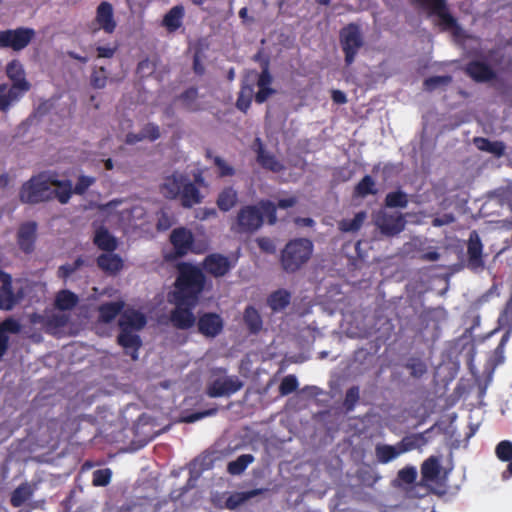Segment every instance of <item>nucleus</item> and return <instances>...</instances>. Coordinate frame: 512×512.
<instances>
[{
    "mask_svg": "<svg viewBox=\"0 0 512 512\" xmlns=\"http://www.w3.org/2000/svg\"><path fill=\"white\" fill-rule=\"evenodd\" d=\"M5 72L12 85L8 88L7 84H0V111H7L13 102L18 101L31 88L24 66L19 60H11Z\"/></svg>",
    "mask_w": 512,
    "mask_h": 512,
    "instance_id": "3",
    "label": "nucleus"
},
{
    "mask_svg": "<svg viewBox=\"0 0 512 512\" xmlns=\"http://www.w3.org/2000/svg\"><path fill=\"white\" fill-rule=\"evenodd\" d=\"M213 162L214 165L218 168V175L220 177H231L235 175V169L221 157H213Z\"/></svg>",
    "mask_w": 512,
    "mask_h": 512,
    "instance_id": "57",
    "label": "nucleus"
},
{
    "mask_svg": "<svg viewBox=\"0 0 512 512\" xmlns=\"http://www.w3.org/2000/svg\"><path fill=\"white\" fill-rule=\"evenodd\" d=\"M376 458L379 463L387 464L401 455L397 444H378L375 448Z\"/></svg>",
    "mask_w": 512,
    "mask_h": 512,
    "instance_id": "39",
    "label": "nucleus"
},
{
    "mask_svg": "<svg viewBox=\"0 0 512 512\" xmlns=\"http://www.w3.org/2000/svg\"><path fill=\"white\" fill-rule=\"evenodd\" d=\"M15 304L16 298L13 292L12 279H7L0 286V309L11 310Z\"/></svg>",
    "mask_w": 512,
    "mask_h": 512,
    "instance_id": "35",
    "label": "nucleus"
},
{
    "mask_svg": "<svg viewBox=\"0 0 512 512\" xmlns=\"http://www.w3.org/2000/svg\"><path fill=\"white\" fill-rule=\"evenodd\" d=\"M68 322V317L63 314H53L49 316L46 321L45 325L47 329H57L64 327Z\"/></svg>",
    "mask_w": 512,
    "mask_h": 512,
    "instance_id": "60",
    "label": "nucleus"
},
{
    "mask_svg": "<svg viewBox=\"0 0 512 512\" xmlns=\"http://www.w3.org/2000/svg\"><path fill=\"white\" fill-rule=\"evenodd\" d=\"M405 219L402 214H387L379 216L377 225L386 236H395L402 232L405 227Z\"/></svg>",
    "mask_w": 512,
    "mask_h": 512,
    "instance_id": "18",
    "label": "nucleus"
},
{
    "mask_svg": "<svg viewBox=\"0 0 512 512\" xmlns=\"http://www.w3.org/2000/svg\"><path fill=\"white\" fill-rule=\"evenodd\" d=\"M146 317L139 311L129 310L121 314L118 320L120 331L136 332L146 325Z\"/></svg>",
    "mask_w": 512,
    "mask_h": 512,
    "instance_id": "20",
    "label": "nucleus"
},
{
    "mask_svg": "<svg viewBox=\"0 0 512 512\" xmlns=\"http://www.w3.org/2000/svg\"><path fill=\"white\" fill-rule=\"evenodd\" d=\"M202 267L207 274L219 278L229 273L233 265L227 256L220 253H211L204 258Z\"/></svg>",
    "mask_w": 512,
    "mask_h": 512,
    "instance_id": "13",
    "label": "nucleus"
},
{
    "mask_svg": "<svg viewBox=\"0 0 512 512\" xmlns=\"http://www.w3.org/2000/svg\"><path fill=\"white\" fill-rule=\"evenodd\" d=\"M186 180L187 177L185 175L174 172L172 175L164 178L160 186V192L168 199H176L180 195L184 181Z\"/></svg>",
    "mask_w": 512,
    "mask_h": 512,
    "instance_id": "23",
    "label": "nucleus"
},
{
    "mask_svg": "<svg viewBox=\"0 0 512 512\" xmlns=\"http://www.w3.org/2000/svg\"><path fill=\"white\" fill-rule=\"evenodd\" d=\"M475 146L481 150L501 157L505 152V145L501 141H490L484 137H475L473 140Z\"/></svg>",
    "mask_w": 512,
    "mask_h": 512,
    "instance_id": "34",
    "label": "nucleus"
},
{
    "mask_svg": "<svg viewBox=\"0 0 512 512\" xmlns=\"http://www.w3.org/2000/svg\"><path fill=\"white\" fill-rule=\"evenodd\" d=\"M408 202L407 194L401 190L389 192L385 197V206L388 208H405Z\"/></svg>",
    "mask_w": 512,
    "mask_h": 512,
    "instance_id": "46",
    "label": "nucleus"
},
{
    "mask_svg": "<svg viewBox=\"0 0 512 512\" xmlns=\"http://www.w3.org/2000/svg\"><path fill=\"white\" fill-rule=\"evenodd\" d=\"M37 224L30 221L22 224L17 233V243L19 248L26 254L34 250L36 240Z\"/></svg>",
    "mask_w": 512,
    "mask_h": 512,
    "instance_id": "19",
    "label": "nucleus"
},
{
    "mask_svg": "<svg viewBox=\"0 0 512 512\" xmlns=\"http://www.w3.org/2000/svg\"><path fill=\"white\" fill-rule=\"evenodd\" d=\"M464 72L477 83L489 82L496 78L494 70L487 63L479 60L468 62Z\"/></svg>",
    "mask_w": 512,
    "mask_h": 512,
    "instance_id": "17",
    "label": "nucleus"
},
{
    "mask_svg": "<svg viewBox=\"0 0 512 512\" xmlns=\"http://www.w3.org/2000/svg\"><path fill=\"white\" fill-rule=\"evenodd\" d=\"M257 162L271 172L279 173L284 170V165L272 153L267 152L260 144L257 150Z\"/></svg>",
    "mask_w": 512,
    "mask_h": 512,
    "instance_id": "29",
    "label": "nucleus"
},
{
    "mask_svg": "<svg viewBox=\"0 0 512 512\" xmlns=\"http://www.w3.org/2000/svg\"><path fill=\"white\" fill-rule=\"evenodd\" d=\"M84 263V259L81 256H79L73 263H66L61 265L57 270V275L59 278L66 280L80 267H82Z\"/></svg>",
    "mask_w": 512,
    "mask_h": 512,
    "instance_id": "48",
    "label": "nucleus"
},
{
    "mask_svg": "<svg viewBox=\"0 0 512 512\" xmlns=\"http://www.w3.org/2000/svg\"><path fill=\"white\" fill-rule=\"evenodd\" d=\"M197 331L205 338H215L222 333L224 321L222 317L215 312H204L196 319Z\"/></svg>",
    "mask_w": 512,
    "mask_h": 512,
    "instance_id": "12",
    "label": "nucleus"
},
{
    "mask_svg": "<svg viewBox=\"0 0 512 512\" xmlns=\"http://www.w3.org/2000/svg\"><path fill=\"white\" fill-rule=\"evenodd\" d=\"M425 443V439L423 434H412L409 436H405L402 438L400 442L397 443L400 453H405L416 449Z\"/></svg>",
    "mask_w": 512,
    "mask_h": 512,
    "instance_id": "45",
    "label": "nucleus"
},
{
    "mask_svg": "<svg viewBox=\"0 0 512 512\" xmlns=\"http://www.w3.org/2000/svg\"><path fill=\"white\" fill-rule=\"evenodd\" d=\"M117 50V46H98L96 48L98 58H112Z\"/></svg>",
    "mask_w": 512,
    "mask_h": 512,
    "instance_id": "64",
    "label": "nucleus"
},
{
    "mask_svg": "<svg viewBox=\"0 0 512 512\" xmlns=\"http://www.w3.org/2000/svg\"><path fill=\"white\" fill-rule=\"evenodd\" d=\"M79 299L78 296L70 290H61L55 298V306L61 311L71 310L74 308Z\"/></svg>",
    "mask_w": 512,
    "mask_h": 512,
    "instance_id": "38",
    "label": "nucleus"
},
{
    "mask_svg": "<svg viewBox=\"0 0 512 512\" xmlns=\"http://www.w3.org/2000/svg\"><path fill=\"white\" fill-rule=\"evenodd\" d=\"M366 218L365 212H358L352 219H344L339 223V228L343 232L358 231Z\"/></svg>",
    "mask_w": 512,
    "mask_h": 512,
    "instance_id": "47",
    "label": "nucleus"
},
{
    "mask_svg": "<svg viewBox=\"0 0 512 512\" xmlns=\"http://www.w3.org/2000/svg\"><path fill=\"white\" fill-rule=\"evenodd\" d=\"M50 185H54L55 189H51V199L56 198L61 204L69 202L73 192L70 180H57L50 178Z\"/></svg>",
    "mask_w": 512,
    "mask_h": 512,
    "instance_id": "28",
    "label": "nucleus"
},
{
    "mask_svg": "<svg viewBox=\"0 0 512 512\" xmlns=\"http://www.w3.org/2000/svg\"><path fill=\"white\" fill-rule=\"evenodd\" d=\"M179 196L181 197L182 205L187 208H190L195 204H199L202 200V196L200 194L198 187L194 183L189 181L188 178L186 181H184Z\"/></svg>",
    "mask_w": 512,
    "mask_h": 512,
    "instance_id": "30",
    "label": "nucleus"
},
{
    "mask_svg": "<svg viewBox=\"0 0 512 512\" xmlns=\"http://www.w3.org/2000/svg\"><path fill=\"white\" fill-rule=\"evenodd\" d=\"M243 321L251 334H257L263 327V320L259 311L252 305H248L243 313Z\"/></svg>",
    "mask_w": 512,
    "mask_h": 512,
    "instance_id": "31",
    "label": "nucleus"
},
{
    "mask_svg": "<svg viewBox=\"0 0 512 512\" xmlns=\"http://www.w3.org/2000/svg\"><path fill=\"white\" fill-rule=\"evenodd\" d=\"M22 203L37 204L51 200L50 177L41 173L23 183L19 192Z\"/></svg>",
    "mask_w": 512,
    "mask_h": 512,
    "instance_id": "6",
    "label": "nucleus"
},
{
    "mask_svg": "<svg viewBox=\"0 0 512 512\" xmlns=\"http://www.w3.org/2000/svg\"><path fill=\"white\" fill-rule=\"evenodd\" d=\"M375 181L370 175H365L354 187V196L365 198L368 195H375Z\"/></svg>",
    "mask_w": 512,
    "mask_h": 512,
    "instance_id": "42",
    "label": "nucleus"
},
{
    "mask_svg": "<svg viewBox=\"0 0 512 512\" xmlns=\"http://www.w3.org/2000/svg\"><path fill=\"white\" fill-rule=\"evenodd\" d=\"M254 461V456L251 454H242L236 460L230 461L227 465V472L231 475L242 474L249 464Z\"/></svg>",
    "mask_w": 512,
    "mask_h": 512,
    "instance_id": "43",
    "label": "nucleus"
},
{
    "mask_svg": "<svg viewBox=\"0 0 512 512\" xmlns=\"http://www.w3.org/2000/svg\"><path fill=\"white\" fill-rule=\"evenodd\" d=\"M170 242L174 247L176 256L183 257L191 250L194 244V235L189 229L178 227L171 232Z\"/></svg>",
    "mask_w": 512,
    "mask_h": 512,
    "instance_id": "15",
    "label": "nucleus"
},
{
    "mask_svg": "<svg viewBox=\"0 0 512 512\" xmlns=\"http://www.w3.org/2000/svg\"><path fill=\"white\" fill-rule=\"evenodd\" d=\"M291 298L292 295L288 290L280 288L267 297V305L274 313L282 312L290 305Z\"/></svg>",
    "mask_w": 512,
    "mask_h": 512,
    "instance_id": "26",
    "label": "nucleus"
},
{
    "mask_svg": "<svg viewBox=\"0 0 512 512\" xmlns=\"http://www.w3.org/2000/svg\"><path fill=\"white\" fill-rule=\"evenodd\" d=\"M141 134L143 136V140L148 139L153 142L160 138V128L155 123H147L141 130Z\"/></svg>",
    "mask_w": 512,
    "mask_h": 512,
    "instance_id": "58",
    "label": "nucleus"
},
{
    "mask_svg": "<svg viewBox=\"0 0 512 512\" xmlns=\"http://www.w3.org/2000/svg\"><path fill=\"white\" fill-rule=\"evenodd\" d=\"M423 6L429 8L430 13L439 18L440 24L446 29H452L457 26V20L448 10L446 0H416Z\"/></svg>",
    "mask_w": 512,
    "mask_h": 512,
    "instance_id": "14",
    "label": "nucleus"
},
{
    "mask_svg": "<svg viewBox=\"0 0 512 512\" xmlns=\"http://www.w3.org/2000/svg\"><path fill=\"white\" fill-rule=\"evenodd\" d=\"M205 275L197 266L190 263H182L175 281V290L172 298H179L198 304L199 297L204 290Z\"/></svg>",
    "mask_w": 512,
    "mask_h": 512,
    "instance_id": "2",
    "label": "nucleus"
},
{
    "mask_svg": "<svg viewBox=\"0 0 512 512\" xmlns=\"http://www.w3.org/2000/svg\"><path fill=\"white\" fill-rule=\"evenodd\" d=\"M185 10L182 5L172 7L163 17L162 26L169 32L177 31L183 23Z\"/></svg>",
    "mask_w": 512,
    "mask_h": 512,
    "instance_id": "25",
    "label": "nucleus"
},
{
    "mask_svg": "<svg viewBox=\"0 0 512 512\" xmlns=\"http://www.w3.org/2000/svg\"><path fill=\"white\" fill-rule=\"evenodd\" d=\"M421 479L415 486L412 487L410 494L413 497H425L429 494H443L444 491H437L434 485L442 486L445 482V477H441L442 466L437 456L428 457L420 468Z\"/></svg>",
    "mask_w": 512,
    "mask_h": 512,
    "instance_id": "4",
    "label": "nucleus"
},
{
    "mask_svg": "<svg viewBox=\"0 0 512 512\" xmlns=\"http://www.w3.org/2000/svg\"><path fill=\"white\" fill-rule=\"evenodd\" d=\"M112 478V470L110 468L98 469L92 473V484L95 487L107 486Z\"/></svg>",
    "mask_w": 512,
    "mask_h": 512,
    "instance_id": "49",
    "label": "nucleus"
},
{
    "mask_svg": "<svg viewBox=\"0 0 512 512\" xmlns=\"http://www.w3.org/2000/svg\"><path fill=\"white\" fill-rule=\"evenodd\" d=\"M298 388V381L295 375L285 376L280 385L279 393L283 396L293 393Z\"/></svg>",
    "mask_w": 512,
    "mask_h": 512,
    "instance_id": "52",
    "label": "nucleus"
},
{
    "mask_svg": "<svg viewBox=\"0 0 512 512\" xmlns=\"http://www.w3.org/2000/svg\"><path fill=\"white\" fill-rule=\"evenodd\" d=\"M497 458L502 462L512 460V442L509 440L500 441L495 448Z\"/></svg>",
    "mask_w": 512,
    "mask_h": 512,
    "instance_id": "50",
    "label": "nucleus"
},
{
    "mask_svg": "<svg viewBox=\"0 0 512 512\" xmlns=\"http://www.w3.org/2000/svg\"><path fill=\"white\" fill-rule=\"evenodd\" d=\"M107 82L105 69L102 67L99 71H94L91 75V85L96 89L104 88Z\"/></svg>",
    "mask_w": 512,
    "mask_h": 512,
    "instance_id": "61",
    "label": "nucleus"
},
{
    "mask_svg": "<svg viewBox=\"0 0 512 512\" xmlns=\"http://www.w3.org/2000/svg\"><path fill=\"white\" fill-rule=\"evenodd\" d=\"M96 179L92 176L81 175L73 188V192L77 195H83L95 183Z\"/></svg>",
    "mask_w": 512,
    "mask_h": 512,
    "instance_id": "56",
    "label": "nucleus"
},
{
    "mask_svg": "<svg viewBox=\"0 0 512 512\" xmlns=\"http://www.w3.org/2000/svg\"><path fill=\"white\" fill-rule=\"evenodd\" d=\"M273 78L269 72L268 64L266 63L262 71L258 74L257 87L258 91L255 94V101L258 104L264 103L269 97L276 93V90L271 88Z\"/></svg>",
    "mask_w": 512,
    "mask_h": 512,
    "instance_id": "22",
    "label": "nucleus"
},
{
    "mask_svg": "<svg viewBox=\"0 0 512 512\" xmlns=\"http://www.w3.org/2000/svg\"><path fill=\"white\" fill-rule=\"evenodd\" d=\"M397 478L402 483L415 485L417 483V470L414 466H406L399 470Z\"/></svg>",
    "mask_w": 512,
    "mask_h": 512,
    "instance_id": "55",
    "label": "nucleus"
},
{
    "mask_svg": "<svg viewBox=\"0 0 512 512\" xmlns=\"http://www.w3.org/2000/svg\"><path fill=\"white\" fill-rule=\"evenodd\" d=\"M265 218L269 225L277 223L274 202L260 200L257 204L244 205L238 210L230 229L234 234L250 236L261 229Z\"/></svg>",
    "mask_w": 512,
    "mask_h": 512,
    "instance_id": "1",
    "label": "nucleus"
},
{
    "mask_svg": "<svg viewBox=\"0 0 512 512\" xmlns=\"http://www.w3.org/2000/svg\"><path fill=\"white\" fill-rule=\"evenodd\" d=\"M238 199L236 190L233 187L224 188L217 198V206L223 212L231 210Z\"/></svg>",
    "mask_w": 512,
    "mask_h": 512,
    "instance_id": "36",
    "label": "nucleus"
},
{
    "mask_svg": "<svg viewBox=\"0 0 512 512\" xmlns=\"http://www.w3.org/2000/svg\"><path fill=\"white\" fill-rule=\"evenodd\" d=\"M264 492V489H252L244 492H235L226 499V507L230 510H234L240 505L244 504L251 498H254Z\"/></svg>",
    "mask_w": 512,
    "mask_h": 512,
    "instance_id": "33",
    "label": "nucleus"
},
{
    "mask_svg": "<svg viewBox=\"0 0 512 512\" xmlns=\"http://www.w3.org/2000/svg\"><path fill=\"white\" fill-rule=\"evenodd\" d=\"M94 31L102 30L106 34H113L117 28L113 5L108 1H102L96 8L95 18L92 22Z\"/></svg>",
    "mask_w": 512,
    "mask_h": 512,
    "instance_id": "11",
    "label": "nucleus"
},
{
    "mask_svg": "<svg viewBox=\"0 0 512 512\" xmlns=\"http://www.w3.org/2000/svg\"><path fill=\"white\" fill-rule=\"evenodd\" d=\"M455 221V217L451 213H445L441 216L435 217L432 220V225L434 227H441L444 225H449Z\"/></svg>",
    "mask_w": 512,
    "mask_h": 512,
    "instance_id": "63",
    "label": "nucleus"
},
{
    "mask_svg": "<svg viewBox=\"0 0 512 512\" xmlns=\"http://www.w3.org/2000/svg\"><path fill=\"white\" fill-rule=\"evenodd\" d=\"M93 242L100 250L106 252H113L118 246L116 238L104 226L96 229Z\"/></svg>",
    "mask_w": 512,
    "mask_h": 512,
    "instance_id": "27",
    "label": "nucleus"
},
{
    "mask_svg": "<svg viewBox=\"0 0 512 512\" xmlns=\"http://www.w3.org/2000/svg\"><path fill=\"white\" fill-rule=\"evenodd\" d=\"M256 243L260 250L265 253L273 254L276 251L274 241L269 237H259L256 239Z\"/></svg>",
    "mask_w": 512,
    "mask_h": 512,
    "instance_id": "62",
    "label": "nucleus"
},
{
    "mask_svg": "<svg viewBox=\"0 0 512 512\" xmlns=\"http://www.w3.org/2000/svg\"><path fill=\"white\" fill-rule=\"evenodd\" d=\"M198 89L196 87H190L182 92L178 99L182 102L183 107L191 112L197 111L199 105L197 104Z\"/></svg>",
    "mask_w": 512,
    "mask_h": 512,
    "instance_id": "44",
    "label": "nucleus"
},
{
    "mask_svg": "<svg viewBox=\"0 0 512 512\" xmlns=\"http://www.w3.org/2000/svg\"><path fill=\"white\" fill-rule=\"evenodd\" d=\"M403 367L409 371V374L414 379H420L427 373L426 362L417 356L409 357Z\"/></svg>",
    "mask_w": 512,
    "mask_h": 512,
    "instance_id": "37",
    "label": "nucleus"
},
{
    "mask_svg": "<svg viewBox=\"0 0 512 512\" xmlns=\"http://www.w3.org/2000/svg\"><path fill=\"white\" fill-rule=\"evenodd\" d=\"M123 308L124 302L121 300L103 303L98 309L99 320L103 323H110L120 314Z\"/></svg>",
    "mask_w": 512,
    "mask_h": 512,
    "instance_id": "32",
    "label": "nucleus"
},
{
    "mask_svg": "<svg viewBox=\"0 0 512 512\" xmlns=\"http://www.w3.org/2000/svg\"><path fill=\"white\" fill-rule=\"evenodd\" d=\"M96 262L97 266L109 275L118 274L124 266L122 258L117 254H112V252L100 254Z\"/></svg>",
    "mask_w": 512,
    "mask_h": 512,
    "instance_id": "24",
    "label": "nucleus"
},
{
    "mask_svg": "<svg viewBox=\"0 0 512 512\" xmlns=\"http://www.w3.org/2000/svg\"><path fill=\"white\" fill-rule=\"evenodd\" d=\"M254 95L253 84H243L238 93L236 107L243 113H246L251 106V102Z\"/></svg>",
    "mask_w": 512,
    "mask_h": 512,
    "instance_id": "40",
    "label": "nucleus"
},
{
    "mask_svg": "<svg viewBox=\"0 0 512 512\" xmlns=\"http://www.w3.org/2000/svg\"><path fill=\"white\" fill-rule=\"evenodd\" d=\"M35 37V30L29 27H18L0 31V48L21 51Z\"/></svg>",
    "mask_w": 512,
    "mask_h": 512,
    "instance_id": "9",
    "label": "nucleus"
},
{
    "mask_svg": "<svg viewBox=\"0 0 512 512\" xmlns=\"http://www.w3.org/2000/svg\"><path fill=\"white\" fill-rule=\"evenodd\" d=\"M33 495L30 485L23 483L19 485L11 494L10 503L13 507H21Z\"/></svg>",
    "mask_w": 512,
    "mask_h": 512,
    "instance_id": "41",
    "label": "nucleus"
},
{
    "mask_svg": "<svg viewBox=\"0 0 512 512\" xmlns=\"http://www.w3.org/2000/svg\"><path fill=\"white\" fill-rule=\"evenodd\" d=\"M117 343L124 348L125 354L129 355L133 361L138 360L142 340L137 333L120 331L117 336Z\"/></svg>",
    "mask_w": 512,
    "mask_h": 512,
    "instance_id": "21",
    "label": "nucleus"
},
{
    "mask_svg": "<svg viewBox=\"0 0 512 512\" xmlns=\"http://www.w3.org/2000/svg\"><path fill=\"white\" fill-rule=\"evenodd\" d=\"M313 243L307 238L290 240L281 251L280 263L287 273H295L300 270L311 258Z\"/></svg>",
    "mask_w": 512,
    "mask_h": 512,
    "instance_id": "5",
    "label": "nucleus"
},
{
    "mask_svg": "<svg viewBox=\"0 0 512 512\" xmlns=\"http://www.w3.org/2000/svg\"><path fill=\"white\" fill-rule=\"evenodd\" d=\"M359 397L360 391L358 386H352L346 391L343 404L348 412L355 408L357 402L359 401Z\"/></svg>",
    "mask_w": 512,
    "mask_h": 512,
    "instance_id": "54",
    "label": "nucleus"
},
{
    "mask_svg": "<svg viewBox=\"0 0 512 512\" xmlns=\"http://www.w3.org/2000/svg\"><path fill=\"white\" fill-rule=\"evenodd\" d=\"M483 245L481 239L476 231L470 233L468 246H467V255L468 262L467 266L469 269L473 271L482 270L484 268L483 261Z\"/></svg>",
    "mask_w": 512,
    "mask_h": 512,
    "instance_id": "16",
    "label": "nucleus"
},
{
    "mask_svg": "<svg viewBox=\"0 0 512 512\" xmlns=\"http://www.w3.org/2000/svg\"><path fill=\"white\" fill-rule=\"evenodd\" d=\"M170 302L175 304V308L170 312L172 325L179 330L191 329L196 323L193 310L197 304H192L191 301L179 298H172Z\"/></svg>",
    "mask_w": 512,
    "mask_h": 512,
    "instance_id": "8",
    "label": "nucleus"
},
{
    "mask_svg": "<svg viewBox=\"0 0 512 512\" xmlns=\"http://www.w3.org/2000/svg\"><path fill=\"white\" fill-rule=\"evenodd\" d=\"M218 412L217 407H212L203 411L193 412L187 415L182 416V422L184 423H194L198 420H201L205 417H210L216 415Z\"/></svg>",
    "mask_w": 512,
    "mask_h": 512,
    "instance_id": "53",
    "label": "nucleus"
},
{
    "mask_svg": "<svg viewBox=\"0 0 512 512\" xmlns=\"http://www.w3.org/2000/svg\"><path fill=\"white\" fill-rule=\"evenodd\" d=\"M339 41L344 53L346 66L354 63L358 51L364 45L363 35L357 24L350 23L339 32Z\"/></svg>",
    "mask_w": 512,
    "mask_h": 512,
    "instance_id": "7",
    "label": "nucleus"
},
{
    "mask_svg": "<svg viewBox=\"0 0 512 512\" xmlns=\"http://www.w3.org/2000/svg\"><path fill=\"white\" fill-rule=\"evenodd\" d=\"M242 387L243 383L237 376L217 378L208 384L206 394L211 398L230 396Z\"/></svg>",
    "mask_w": 512,
    "mask_h": 512,
    "instance_id": "10",
    "label": "nucleus"
},
{
    "mask_svg": "<svg viewBox=\"0 0 512 512\" xmlns=\"http://www.w3.org/2000/svg\"><path fill=\"white\" fill-rule=\"evenodd\" d=\"M21 330L20 323L14 318H7L0 323L1 334L7 335V333L17 334Z\"/></svg>",
    "mask_w": 512,
    "mask_h": 512,
    "instance_id": "59",
    "label": "nucleus"
},
{
    "mask_svg": "<svg viewBox=\"0 0 512 512\" xmlns=\"http://www.w3.org/2000/svg\"><path fill=\"white\" fill-rule=\"evenodd\" d=\"M452 82L450 75L431 76L424 80L423 86L427 91H433L439 86L448 85Z\"/></svg>",
    "mask_w": 512,
    "mask_h": 512,
    "instance_id": "51",
    "label": "nucleus"
}]
</instances>
